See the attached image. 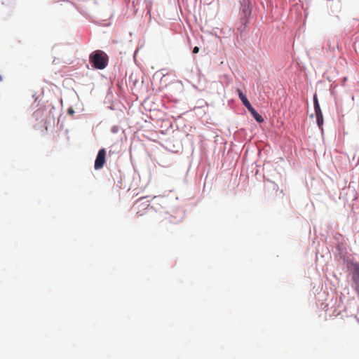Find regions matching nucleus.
I'll use <instances>...</instances> for the list:
<instances>
[{
  "mask_svg": "<svg viewBox=\"0 0 359 359\" xmlns=\"http://www.w3.org/2000/svg\"><path fill=\"white\" fill-rule=\"evenodd\" d=\"M89 60L94 68L104 69L108 65L109 57L104 51L97 50L90 54Z\"/></svg>",
  "mask_w": 359,
  "mask_h": 359,
  "instance_id": "obj_1",
  "label": "nucleus"
},
{
  "mask_svg": "<svg viewBox=\"0 0 359 359\" xmlns=\"http://www.w3.org/2000/svg\"><path fill=\"white\" fill-rule=\"evenodd\" d=\"M146 197H142L137 199L135 203V206L137 210L136 214L138 216L144 215L149 208H150V202L149 200H146Z\"/></svg>",
  "mask_w": 359,
  "mask_h": 359,
  "instance_id": "obj_2",
  "label": "nucleus"
},
{
  "mask_svg": "<svg viewBox=\"0 0 359 359\" xmlns=\"http://www.w3.org/2000/svg\"><path fill=\"white\" fill-rule=\"evenodd\" d=\"M106 150L105 149H101L99 150L95 161L94 168L95 170H100L103 168L106 162Z\"/></svg>",
  "mask_w": 359,
  "mask_h": 359,
  "instance_id": "obj_3",
  "label": "nucleus"
},
{
  "mask_svg": "<svg viewBox=\"0 0 359 359\" xmlns=\"http://www.w3.org/2000/svg\"><path fill=\"white\" fill-rule=\"evenodd\" d=\"M315 116L316 117V122L320 128H322L323 125V116L320 107L314 109Z\"/></svg>",
  "mask_w": 359,
  "mask_h": 359,
  "instance_id": "obj_4",
  "label": "nucleus"
},
{
  "mask_svg": "<svg viewBox=\"0 0 359 359\" xmlns=\"http://www.w3.org/2000/svg\"><path fill=\"white\" fill-rule=\"evenodd\" d=\"M237 93H238V97H239L240 100L242 101L243 105L248 109L249 108H250V107H252V105H251L250 102H249V100H248V98L246 97V96L243 93L242 90L240 89H238Z\"/></svg>",
  "mask_w": 359,
  "mask_h": 359,
  "instance_id": "obj_5",
  "label": "nucleus"
},
{
  "mask_svg": "<svg viewBox=\"0 0 359 359\" xmlns=\"http://www.w3.org/2000/svg\"><path fill=\"white\" fill-rule=\"evenodd\" d=\"M248 111L250 112V114L258 123H262L264 121V118H262V116L257 112V111L252 107V106L248 109Z\"/></svg>",
  "mask_w": 359,
  "mask_h": 359,
  "instance_id": "obj_6",
  "label": "nucleus"
},
{
  "mask_svg": "<svg viewBox=\"0 0 359 359\" xmlns=\"http://www.w3.org/2000/svg\"><path fill=\"white\" fill-rule=\"evenodd\" d=\"M353 280L355 283H358V280H359V264L358 263H353Z\"/></svg>",
  "mask_w": 359,
  "mask_h": 359,
  "instance_id": "obj_7",
  "label": "nucleus"
},
{
  "mask_svg": "<svg viewBox=\"0 0 359 359\" xmlns=\"http://www.w3.org/2000/svg\"><path fill=\"white\" fill-rule=\"evenodd\" d=\"M242 13L245 17L249 16L250 15V11L248 7L244 6L242 8Z\"/></svg>",
  "mask_w": 359,
  "mask_h": 359,
  "instance_id": "obj_8",
  "label": "nucleus"
},
{
  "mask_svg": "<svg viewBox=\"0 0 359 359\" xmlns=\"http://www.w3.org/2000/svg\"><path fill=\"white\" fill-rule=\"evenodd\" d=\"M313 105H314V109L320 107L318 100L317 95L316 94L313 96Z\"/></svg>",
  "mask_w": 359,
  "mask_h": 359,
  "instance_id": "obj_9",
  "label": "nucleus"
},
{
  "mask_svg": "<svg viewBox=\"0 0 359 359\" xmlns=\"http://www.w3.org/2000/svg\"><path fill=\"white\" fill-rule=\"evenodd\" d=\"M198 51H199V48L198 47L196 46V47L194 48L193 53H194V54L198 53Z\"/></svg>",
  "mask_w": 359,
  "mask_h": 359,
  "instance_id": "obj_10",
  "label": "nucleus"
},
{
  "mask_svg": "<svg viewBox=\"0 0 359 359\" xmlns=\"http://www.w3.org/2000/svg\"><path fill=\"white\" fill-rule=\"evenodd\" d=\"M357 287L355 288L356 292L359 294V280H358Z\"/></svg>",
  "mask_w": 359,
  "mask_h": 359,
  "instance_id": "obj_11",
  "label": "nucleus"
},
{
  "mask_svg": "<svg viewBox=\"0 0 359 359\" xmlns=\"http://www.w3.org/2000/svg\"><path fill=\"white\" fill-rule=\"evenodd\" d=\"M69 113H74V111H73L72 109H69Z\"/></svg>",
  "mask_w": 359,
  "mask_h": 359,
  "instance_id": "obj_12",
  "label": "nucleus"
},
{
  "mask_svg": "<svg viewBox=\"0 0 359 359\" xmlns=\"http://www.w3.org/2000/svg\"><path fill=\"white\" fill-rule=\"evenodd\" d=\"M2 79H2V76L0 75V81H2Z\"/></svg>",
  "mask_w": 359,
  "mask_h": 359,
  "instance_id": "obj_13",
  "label": "nucleus"
}]
</instances>
